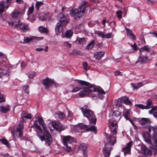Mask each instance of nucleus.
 <instances>
[{"label": "nucleus", "instance_id": "obj_62", "mask_svg": "<svg viewBox=\"0 0 157 157\" xmlns=\"http://www.w3.org/2000/svg\"><path fill=\"white\" fill-rule=\"evenodd\" d=\"M17 2L18 3H22L23 2V0H16Z\"/></svg>", "mask_w": 157, "mask_h": 157}, {"label": "nucleus", "instance_id": "obj_47", "mask_svg": "<svg viewBox=\"0 0 157 157\" xmlns=\"http://www.w3.org/2000/svg\"><path fill=\"white\" fill-rule=\"evenodd\" d=\"M94 41L92 40L91 42L86 46V48L88 49H92L94 46Z\"/></svg>", "mask_w": 157, "mask_h": 157}, {"label": "nucleus", "instance_id": "obj_22", "mask_svg": "<svg viewBox=\"0 0 157 157\" xmlns=\"http://www.w3.org/2000/svg\"><path fill=\"white\" fill-rule=\"evenodd\" d=\"M44 39L43 37H37L36 36H33L31 37H25L24 40L25 42L27 43L30 42L32 40H43Z\"/></svg>", "mask_w": 157, "mask_h": 157}, {"label": "nucleus", "instance_id": "obj_43", "mask_svg": "<svg viewBox=\"0 0 157 157\" xmlns=\"http://www.w3.org/2000/svg\"><path fill=\"white\" fill-rule=\"evenodd\" d=\"M121 114L119 111H116L113 112V116L116 117H119V119H120L121 117Z\"/></svg>", "mask_w": 157, "mask_h": 157}, {"label": "nucleus", "instance_id": "obj_61", "mask_svg": "<svg viewBox=\"0 0 157 157\" xmlns=\"http://www.w3.org/2000/svg\"><path fill=\"white\" fill-rule=\"evenodd\" d=\"M106 22L105 19H103L102 21L101 22V23L102 24L104 25V26H105V23Z\"/></svg>", "mask_w": 157, "mask_h": 157}, {"label": "nucleus", "instance_id": "obj_16", "mask_svg": "<svg viewBox=\"0 0 157 157\" xmlns=\"http://www.w3.org/2000/svg\"><path fill=\"white\" fill-rule=\"evenodd\" d=\"M147 104L146 106H145L143 104H136L135 106H136L139 108L142 109H148L151 108V106L152 104V102L151 100H148L147 101Z\"/></svg>", "mask_w": 157, "mask_h": 157}, {"label": "nucleus", "instance_id": "obj_55", "mask_svg": "<svg viewBox=\"0 0 157 157\" xmlns=\"http://www.w3.org/2000/svg\"><path fill=\"white\" fill-rule=\"evenodd\" d=\"M148 3L150 5L154 4L155 3V1L154 0H147Z\"/></svg>", "mask_w": 157, "mask_h": 157}, {"label": "nucleus", "instance_id": "obj_8", "mask_svg": "<svg viewBox=\"0 0 157 157\" xmlns=\"http://www.w3.org/2000/svg\"><path fill=\"white\" fill-rule=\"evenodd\" d=\"M38 124L37 120H36L34 123V126L38 130L36 131V135L42 141H44L46 142V145L48 146L47 140H46V136H45L44 132H43V130L42 129Z\"/></svg>", "mask_w": 157, "mask_h": 157}, {"label": "nucleus", "instance_id": "obj_58", "mask_svg": "<svg viewBox=\"0 0 157 157\" xmlns=\"http://www.w3.org/2000/svg\"><path fill=\"white\" fill-rule=\"evenodd\" d=\"M32 117V116L31 115L30 113H28L26 114V117H25V118L26 119H30Z\"/></svg>", "mask_w": 157, "mask_h": 157}, {"label": "nucleus", "instance_id": "obj_29", "mask_svg": "<svg viewBox=\"0 0 157 157\" xmlns=\"http://www.w3.org/2000/svg\"><path fill=\"white\" fill-rule=\"evenodd\" d=\"M144 138L145 141L148 144H149V146H151V145H153V144H152L151 136L149 134H147L146 135L144 136Z\"/></svg>", "mask_w": 157, "mask_h": 157}, {"label": "nucleus", "instance_id": "obj_2", "mask_svg": "<svg viewBox=\"0 0 157 157\" xmlns=\"http://www.w3.org/2000/svg\"><path fill=\"white\" fill-rule=\"evenodd\" d=\"M116 135H113L111 134L108 136L107 139V143L105 145V147L103 149L104 152H105V157H109L110 154V151L112 150V148L109 144L111 145H113L116 143Z\"/></svg>", "mask_w": 157, "mask_h": 157}, {"label": "nucleus", "instance_id": "obj_39", "mask_svg": "<svg viewBox=\"0 0 157 157\" xmlns=\"http://www.w3.org/2000/svg\"><path fill=\"white\" fill-rule=\"evenodd\" d=\"M26 75L29 78H33L36 75V73L33 71H30L26 74Z\"/></svg>", "mask_w": 157, "mask_h": 157}, {"label": "nucleus", "instance_id": "obj_30", "mask_svg": "<svg viewBox=\"0 0 157 157\" xmlns=\"http://www.w3.org/2000/svg\"><path fill=\"white\" fill-rule=\"evenodd\" d=\"M21 23L19 19L17 20L16 21H13L9 23L13 28H17L19 26V24Z\"/></svg>", "mask_w": 157, "mask_h": 157}, {"label": "nucleus", "instance_id": "obj_37", "mask_svg": "<svg viewBox=\"0 0 157 157\" xmlns=\"http://www.w3.org/2000/svg\"><path fill=\"white\" fill-rule=\"evenodd\" d=\"M73 113L72 112L68 110L67 118V119L69 120H71L73 119Z\"/></svg>", "mask_w": 157, "mask_h": 157}, {"label": "nucleus", "instance_id": "obj_1", "mask_svg": "<svg viewBox=\"0 0 157 157\" xmlns=\"http://www.w3.org/2000/svg\"><path fill=\"white\" fill-rule=\"evenodd\" d=\"M83 116L86 117L89 121V125L84 124L82 123L79 124L74 127V131L75 132H81V129L86 131H93L96 134V127L95 125L96 122V118L94 114V112L91 110L86 108V106L81 109Z\"/></svg>", "mask_w": 157, "mask_h": 157}, {"label": "nucleus", "instance_id": "obj_53", "mask_svg": "<svg viewBox=\"0 0 157 157\" xmlns=\"http://www.w3.org/2000/svg\"><path fill=\"white\" fill-rule=\"evenodd\" d=\"M23 89L25 93L28 94L29 93V88L28 86H24Z\"/></svg>", "mask_w": 157, "mask_h": 157}, {"label": "nucleus", "instance_id": "obj_57", "mask_svg": "<svg viewBox=\"0 0 157 157\" xmlns=\"http://www.w3.org/2000/svg\"><path fill=\"white\" fill-rule=\"evenodd\" d=\"M132 47V48L133 50L134 51L136 50L137 46L136 43H134V45H130Z\"/></svg>", "mask_w": 157, "mask_h": 157}, {"label": "nucleus", "instance_id": "obj_51", "mask_svg": "<svg viewBox=\"0 0 157 157\" xmlns=\"http://www.w3.org/2000/svg\"><path fill=\"white\" fill-rule=\"evenodd\" d=\"M96 33L97 34L99 37L102 38H104V34L102 32L98 31L96 32Z\"/></svg>", "mask_w": 157, "mask_h": 157}, {"label": "nucleus", "instance_id": "obj_34", "mask_svg": "<svg viewBox=\"0 0 157 157\" xmlns=\"http://www.w3.org/2000/svg\"><path fill=\"white\" fill-rule=\"evenodd\" d=\"M140 52H149L150 48L147 46H144L143 47H141L139 49Z\"/></svg>", "mask_w": 157, "mask_h": 157}, {"label": "nucleus", "instance_id": "obj_25", "mask_svg": "<svg viewBox=\"0 0 157 157\" xmlns=\"http://www.w3.org/2000/svg\"><path fill=\"white\" fill-rule=\"evenodd\" d=\"M12 17L13 19L18 20L20 17L21 13L17 10H15L12 13Z\"/></svg>", "mask_w": 157, "mask_h": 157}, {"label": "nucleus", "instance_id": "obj_31", "mask_svg": "<svg viewBox=\"0 0 157 157\" xmlns=\"http://www.w3.org/2000/svg\"><path fill=\"white\" fill-rule=\"evenodd\" d=\"M47 15L44 13H40L39 14V18L40 20L45 21L47 19Z\"/></svg>", "mask_w": 157, "mask_h": 157}, {"label": "nucleus", "instance_id": "obj_49", "mask_svg": "<svg viewBox=\"0 0 157 157\" xmlns=\"http://www.w3.org/2000/svg\"><path fill=\"white\" fill-rule=\"evenodd\" d=\"M34 6L33 5L29 8L28 13H27L28 16L32 13L34 10Z\"/></svg>", "mask_w": 157, "mask_h": 157}, {"label": "nucleus", "instance_id": "obj_20", "mask_svg": "<svg viewBox=\"0 0 157 157\" xmlns=\"http://www.w3.org/2000/svg\"><path fill=\"white\" fill-rule=\"evenodd\" d=\"M83 85V88H82V90L79 93V96L81 97H83L89 95L90 96V94L89 92V90H88V88H87L85 87Z\"/></svg>", "mask_w": 157, "mask_h": 157}, {"label": "nucleus", "instance_id": "obj_15", "mask_svg": "<svg viewBox=\"0 0 157 157\" xmlns=\"http://www.w3.org/2000/svg\"><path fill=\"white\" fill-rule=\"evenodd\" d=\"M132 145V142H129L127 144L126 146L122 148V151L124 152V155L128 154H130L131 153V148Z\"/></svg>", "mask_w": 157, "mask_h": 157}, {"label": "nucleus", "instance_id": "obj_54", "mask_svg": "<svg viewBox=\"0 0 157 157\" xmlns=\"http://www.w3.org/2000/svg\"><path fill=\"white\" fill-rule=\"evenodd\" d=\"M117 16L118 18H121L122 17V12L121 10H118L117 12Z\"/></svg>", "mask_w": 157, "mask_h": 157}, {"label": "nucleus", "instance_id": "obj_21", "mask_svg": "<svg viewBox=\"0 0 157 157\" xmlns=\"http://www.w3.org/2000/svg\"><path fill=\"white\" fill-rule=\"evenodd\" d=\"M79 148L83 154V156L86 157L87 153L86 145L85 144H82L80 145Z\"/></svg>", "mask_w": 157, "mask_h": 157}, {"label": "nucleus", "instance_id": "obj_35", "mask_svg": "<svg viewBox=\"0 0 157 157\" xmlns=\"http://www.w3.org/2000/svg\"><path fill=\"white\" fill-rule=\"evenodd\" d=\"M62 46L67 48H70L71 47L72 45L68 41H65L63 43Z\"/></svg>", "mask_w": 157, "mask_h": 157}, {"label": "nucleus", "instance_id": "obj_52", "mask_svg": "<svg viewBox=\"0 0 157 157\" xmlns=\"http://www.w3.org/2000/svg\"><path fill=\"white\" fill-rule=\"evenodd\" d=\"M83 68L85 70H88L90 69L89 67L88 66L86 62H84L83 63Z\"/></svg>", "mask_w": 157, "mask_h": 157}, {"label": "nucleus", "instance_id": "obj_24", "mask_svg": "<svg viewBox=\"0 0 157 157\" xmlns=\"http://www.w3.org/2000/svg\"><path fill=\"white\" fill-rule=\"evenodd\" d=\"M150 60V59L147 56L140 57L138 59L137 62H139L141 63H147Z\"/></svg>", "mask_w": 157, "mask_h": 157}, {"label": "nucleus", "instance_id": "obj_10", "mask_svg": "<svg viewBox=\"0 0 157 157\" xmlns=\"http://www.w3.org/2000/svg\"><path fill=\"white\" fill-rule=\"evenodd\" d=\"M26 113L25 111L23 112L21 114L22 121L20 122L17 128L16 132L17 136L20 137L23 134L22 130L24 128L23 122L24 121V118L26 117Z\"/></svg>", "mask_w": 157, "mask_h": 157}, {"label": "nucleus", "instance_id": "obj_4", "mask_svg": "<svg viewBox=\"0 0 157 157\" xmlns=\"http://www.w3.org/2000/svg\"><path fill=\"white\" fill-rule=\"evenodd\" d=\"M39 124L41 125L42 127L43 132H44L45 136H46V140H47L48 146H49L51 143L52 140V136L49 131L47 129L45 124L43 121V119L40 117H38L36 118Z\"/></svg>", "mask_w": 157, "mask_h": 157}, {"label": "nucleus", "instance_id": "obj_9", "mask_svg": "<svg viewBox=\"0 0 157 157\" xmlns=\"http://www.w3.org/2000/svg\"><path fill=\"white\" fill-rule=\"evenodd\" d=\"M148 130L150 132L152 131L153 132V140L154 141V145H151V146H149V147L153 150H156L157 148V137L156 136L157 135V127L156 126H148Z\"/></svg>", "mask_w": 157, "mask_h": 157}, {"label": "nucleus", "instance_id": "obj_3", "mask_svg": "<svg viewBox=\"0 0 157 157\" xmlns=\"http://www.w3.org/2000/svg\"><path fill=\"white\" fill-rule=\"evenodd\" d=\"M86 4V2H84L80 6H79L78 8L71 11V15L72 17H74L76 19L80 18L84 13Z\"/></svg>", "mask_w": 157, "mask_h": 157}, {"label": "nucleus", "instance_id": "obj_50", "mask_svg": "<svg viewBox=\"0 0 157 157\" xmlns=\"http://www.w3.org/2000/svg\"><path fill=\"white\" fill-rule=\"evenodd\" d=\"M113 36V35L112 33H108L107 34L104 35V38H109L112 37Z\"/></svg>", "mask_w": 157, "mask_h": 157}, {"label": "nucleus", "instance_id": "obj_11", "mask_svg": "<svg viewBox=\"0 0 157 157\" xmlns=\"http://www.w3.org/2000/svg\"><path fill=\"white\" fill-rule=\"evenodd\" d=\"M76 84L77 85L78 84L81 85H84L85 86H88V88H87L88 90H89V92L90 94L92 92H96L97 91H98V90H99L96 88L94 85L90 84L89 83L84 81L78 80L76 82Z\"/></svg>", "mask_w": 157, "mask_h": 157}, {"label": "nucleus", "instance_id": "obj_64", "mask_svg": "<svg viewBox=\"0 0 157 157\" xmlns=\"http://www.w3.org/2000/svg\"><path fill=\"white\" fill-rule=\"evenodd\" d=\"M48 46H46L45 48L44 49V50L45 52H47L48 51Z\"/></svg>", "mask_w": 157, "mask_h": 157}, {"label": "nucleus", "instance_id": "obj_33", "mask_svg": "<svg viewBox=\"0 0 157 157\" xmlns=\"http://www.w3.org/2000/svg\"><path fill=\"white\" fill-rule=\"evenodd\" d=\"M123 110H124L123 111V113H124V117L127 120H129V118L128 117V116L130 114V111L128 109H126L124 108V109H122Z\"/></svg>", "mask_w": 157, "mask_h": 157}, {"label": "nucleus", "instance_id": "obj_40", "mask_svg": "<svg viewBox=\"0 0 157 157\" xmlns=\"http://www.w3.org/2000/svg\"><path fill=\"white\" fill-rule=\"evenodd\" d=\"M44 4L43 2L41 1L37 2L35 5V8L37 10H38L40 7Z\"/></svg>", "mask_w": 157, "mask_h": 157}, {"label": "nucleus", "instance_id": "obj_59", "mask_svg": "<svg viewBox=\"0 0 157 157\" xmlns=\"http://www.w3.org/2000/svg\"><path fill=\"white\" fill-rule=\"evenodd\" d=\"M115 75H121L122 73H121L119 71H116L115 72Z\"/></svg>", "mask_w": 157, "mask_h": 157}, {"label": "nucleus", "instance_id": "obj_18", "mask_svg": "<svg viewBox=\"0 0 157 157\" xmlns=\"http://www.w3.org/2000/svg\"><path fill=\"white\" fill-rule=\"evenodd\" d=\"M141 149L143 154L146 156L151 155L152 154L151 151L144 145L141 146Z\"/></svg>", "mask_w": 157, "mask_h": 157}, {"label": "nucleus", "instance_id": "obj_63", "mask_svg": "<svg viewBox=\"0 0 157 157\" xmlns=\"http://www.w3.org/2000/svg\"><path fill=\"white\" fill-rule=\"evenodd\" d=\"M90 94V96H91V97L93 98H94L95 96V95L94 94Z\"/></svg>", "mask_w": 157, "mask_h": 157}, {"label": "nucleus", "instance_id": "obj_56", "mask_svg": "<svg viewBox=\"0 0 157 157\" xmlns=\"http://www.w3.org/2000/svg\"><path fill=\"white\" fill-rule=\"evenodd\" d=\"M5 101V99L4 97L3 96L0 94V101L1 102H3Z\"/></svg>", "mask_w": 157, "mask_h": 157}, {"label": "nucleus", "instance_id": "obj_32", "mask_svg": "<svg viewBox=\"0 0 157 157\" xmlns=\"http://www.w3.org/2000/svg\"><path fill=\"white\" fill-rule=\"evenodd\" d=\"M131 85L132 86L133 89H137L142 86L143 85L142 82H141L136 85H134L133 83H131Z\"/></svg>", "mask_w": 157, "mask_h": 157}, {"label": "nucleus", "instance_id": "obj_12", "mask_svg": "<svg viewBox=\"0 0 157 157\" xmlns=\"http://www.w3.org/2000/svg\"><path fill=\"white\" fill-rule=\"evenodd\" d=\"M11 2V0H6V2L2 1L0 2V18H2L5 9L9 7Z\"/></svg>", "mask_w": 157, "mask_h": 157}, {"label": "nucleus", "instance_id": "obj_60", "mask_svg": "<svg viewBox=\"0 0 157 157\" xmlns=\"http://www.w3.org/2000/svg\"><path fill=\"white\" fill-rule=\"evenodd\" d=\"M36 50L37 51L40 52V51H42L43 50V49L41 48H36Z\"/></svg>", "mask_w": 157, "mask_h": 157}, {"label": "nucleus", "instance_id": "obj_27", "mask_svg": "<svg viewBox=\"0 0 157 157\" xmlns=\"http://www.w3.org/2000/svg\"><path fill=\"white\" fill-rule=\"evenodd\" d=\"M105 52H100L95 53L94 54V58L98 60L100 59L103 56Z\"/></svg>", "mask_w": 157, "mask_h": 157}, {"label": "nucleus", "instance_id": "obj_13", "mask_svg": "<svg viewBox=\"0 0 157 157\" xmlns=\"http://www.w3.org/2000/svg\"><path fill=\"white\" fill-rule=\"evenodd\" d=\"M48 127L51 130H53V129L56 130L62 131L63 130L62 125L61 123L58 122L54 121L49 123Z\"/></svg>", "mask_w": 157, "mask_h": 157}, {"label": "nucleus", "instance_id": "obj_36", "mask_svg": "<svg viewBox=\"0 0 157 157\" xmlns=\"http://www.w3.org/2000/svg\"><path fill=\"white\" fill-rule=\"evenodd\" d=\"M105 94V92L102 90H98V98L100 99H102L104 97L103 94Z\"/></svg>", "mask_w": 157, "mask_h": 157}, {"label": "nucleus", "instance_id": "obj_45", "mask_svg": "<svg viewBox=\"0 0 157 157\" xmlns=\"http://www.w3.org/2000/svg\"><path fill=\"white\" fill-rule=\"evenodd\" d=\"M56 114L61 119H63L65 117V114L63 112L60 111L57 112Z\"/></svg>", "mask_w": 157, "mask_h": 157}, {"label": "nucleus", "instance_id": "obj_6", "mask_svg": "<svg viewBox=\"0 0 157 157\" xmlns=\"http://www.w3.org/2000/svg\"><path fill=\"white\" fill-rule=\"evenodd\" d=\"M58 17L59 18V21L56 24L55 28V31L59 33L60 32L61 27L64 26L68 22V19L63 13H60L58 15Z\"/></svg>", "mask_w": 157, "mask_h": 157}, {"label": "nucleus", "instance_id": "obj_46", "mask_svg": "<svg viewBox=\"0 0 157 157\" xmlns=\"http://www.w3.org/2000/svg\"><path fill=\"white\" fill-rule=\"evenodd\" d=\"M77 40L80 44H83L85 43V40L84 38H77Z\"/></svg>", "mask_w": 157, "mask_h": 157}, {"label": "nucleus", "instance_id": "obj_14", "mask_svg": "<svg viewBox=\"0 0 157 157\" xmlns=\"http://www.w3.org/2000/svg\"><path fill=\"white\" fill-rule=\"evenodd\" d=\"M42 82L44 86L48 88L53 85L54 84L55 82L53 79L47 78L43 79Z\"/></svg>", "mask_w": 157, "mask_h": 157}, {"label": "nucleus", "instance_id": "obj_26", "mask_svg": "<svg viewBox=\"0 0 157 157\" xmlns=\"http://www.w3.org/2000/svg\"><path fill=\"white\" fill-rule=\"evenodd\" d=\"M78 80H77L75 82V84L77 86L73 88V90L71 91L72 92H77L80 90H81L82 88H83V85H81L78 84L77 85L76 84V82H77Z\"/></svg>", "mask_w": 157, "mask_h": 157}, {"label": "nucleus", "instance_id": "obj_38", "mask_svg": "<svg viewBox=\"0 0 157 157\" xmlns=\"http://www.w3.org/2000/svg\"><path fill=\"white\" fill-rule=\"evenodd\" d=\"M73 34L72 31L69 30L67 31L65 33V37L67 38L71 37Z\"/></svg>", "mask_w": 157, "mask_h": 157}, {"label": "nucleus", "instance_id": "obj_19", "mask_svg": "<svg viewBox=\"0 0 157 157\" xmlns=\"http://www.w3.org/2000/svg\"><path fill=\"white\" fill-rule=\"evenodd\" d=\"M150 122V120L148 118H142L140 121V124L144 127L148 126Z\"/></svg>", "mask_w": 157, "mask_h": 157}, {"label": "nucleus", "instance_id": "obj_48", "mask_svg": "<svg viewBox=\"0 0 157 157\" xmlns=\"http://www.w3.org/2000/svg\"><path fill=\"white\" fill-rule=\"evenodd\" d=\"M0 142L3 144L5 145H6L7 146H9V144L8 141L5 139L3 138L0 139Z\"/></svg>", "mask_w": 157, "mask_h": 157}, {"label": "nucleus", "instance_id": "obj_28", "mask_svg": "<svg viewBox=\"0 0 157 157\" xmlns=\"http://www.w3.org/2000/svg\"><path fill=\"white\" fill-rule=\"evenodd\" d=\"M10 106L7 105L6 106H0V111L3 113H6L10 111Z\"/></svg>", "mask_w": 157, "mask_h": 157}, {"label": "nucleus", "instance_id": "obj_44", "mask_svg": "<svg viewBox=\"0 0 157 157\" xmlns=\"http://www.w3.org/2000/svg\"><path fill=\"white\" fill-rule=\"evenodd\" d=\"M157 111V105L153 107L149 111V113L150 114H155V111Z\"/></svg>", "mask_w": 157, "mask_h": 157}, {"label": "nucleus", "instance_id": "obj_5", "mask_svg": "<svg viewBox=\"0 0 157 157\" xmlns=\"http://www.w3.org/2000/svg\"><path fill=\"white\" fill-rule=\"evenodd\" d=\"M76 141V140L72 137L70 136H65L63 137L62 142L64 147V149L67 151L70 152L71 151V143L75 142Z\"/></svg>", "mask_w": 157, "mask_h": 157}, {"label": "nucleus", "instance_id": "obj_42", "mask_svg": "<svg viewBox=\"0 0 157 157\" xmlns=\"http://www.w3.org/2000/svg\"><path fill=\"white\" fill-rule=\"evenodd\" d=\"M126 29L128 35L129 36V37L131 38L134 39L135 38V36L132 33L131 31L127 28H126Z\"/></svg>", "mask_w": 157, "mask_h": 157}, {"label": "nucleus", "instance_id": "obj_23", "mask_svg": "<svg viewBox=\"0 0 157 157\" xmlns=\"http://www.w3.org/2000/svg\"><path fill=\"white\" fill-rule=\"evenodd\" d=\"M19 27L21 31L25 32L29 30V27L27 25L21 22L19 24Z\"/></svg>", "mask_w": 157, "mask_h": 157}, {"label": "nucleus", "instance_id": "obj_41", "mask_svg": "<svg viewBox=\"0 0 157 157\" xmlns=\"http://www.w3.org/2000/svg\"><path fill=\"white\" fill-rule=\"evenodd\" d=\"M39 31L41 33H48V30L46 28H44L43 27H40L39 28Z\"/></svg>", "mask_w": 157, "mask_h": 157}, {"label": "nucleus", "instance_id": "obj_17", "mask_svg": "<svg viewBox=\"0 0 157 157\" xmlns=\"http://www.w3.org/2000/svg\"><path fill=\"white\" fill-rule=\"evenodd\" d=\"M117 127V122L115 121H114L112 122L110 125V128L111 129V134L113 135H116L117 132L116 130V128Z\"/></svg>", "mask_w": 157, "mask_h": 157}, {"label": "nucleus", "instance_id": "obj_7", "mask_svg": "<svg viewBox=\"0 0 157 157\" xmlns=\"http://www.w3.org/2000/svg\"><path fill=\"white\" fill-rule=\"evenodd\" d=\"M115 102L117 107L118 108L119 110H121L122 109H124V107L122 104V103H124L126 104H131V101L127 97L124 96L121 97L115 100Z\"/></svg>", "mask_w": 157, "mask_h": 157}]
</instances>
